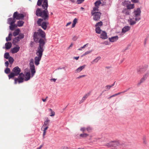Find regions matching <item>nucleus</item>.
<instances>
[{
    "label": "nucleus",
    "mask_w": 149,
    "mask_h": 149,
    "mask_svg": "<svg viewBox=\"0 0 149 149\" xmlns=\"http://www.w3.org/2000/svg\"><path fill=\"white\" fill-rule=\"evenodd\" d=\"M45 33L41 29H39L38 32H35L33 34V38L36 42H38V46L36 50L37 55L34 58L35 63L36 65L39 64V62L41 59L43 52L44 51V45L46 39L45 38Z\"/></svg>",
    "instance_id": "nucleus-1"
},
{
    "label": "nucleus",
    "mask_w": 149,
    "mask_h": 149,
    "mask_svg": "<svg viewBox=\"0 0 149 149\" xmlns=\"http://www.w3.org/2000/svg\"><path fill=\"white\" fill-rule=\"evenodd\" d=\"M38 6H42L44 10H42L40 8H37L36 14L37 16L41 17L44 20H47L49 18V13L47 10L48 7L47 0H38L37 3Z\"/></svg>",
    "instance_id": "nucleus-2"
},
{
    "label": "nucleus",
    "mask_w": 149,
    "mask_h": 149,
    "mask_svg": "<svg viewBox=\"0 0 149 149\" xmlns=\"http://www.w3.org/2000/svg\"><path fill=\"white\" fill-rule=\"evenodd\" d=\"M141 13V11L139 8H138L136 10H134L133 15L134 17L133 18L130 19L129 20L130 25H132L135 24L136 21L140 19Z\"/></svg>",
    "instance_id": "nucleus-3"
},
{
    "label": "nucleus",
    "mask_w": 149,
    "mask_h": 149,
    "mask_svg": "<svg viewBox=\"0 0 149 149\" xmlns=\"http://www.w3.org/2000/svg\"><path fill=\"white\" fill-rule=\"evenodd\" d=\"M34 60L33 58L30 59L29 63L30 68L31 71V75L33 76L36 72L35 66L34 65Z\"/></svg>",
    "instance_id": "nucleus-4"
},
{
    "label": "nucleus",
    "mask_w": 149,
    "mask_h": 149,
    "mask_svg": "<svg viewBox=\"0 0 149 149\" xmlns=\"http://www.w3.org/2000/svg\"><path fill=\"white\" fill-rule=\"evenodd\" d=\"M42 21V19L41 18L39 19L37 21V23L38 25L41 26V27L44 30H46L48 23L47 22H43L41 24V22Z\"/></svg>",
    "instance_id": "nucleus-5"
},
{
    "label": "nucleus",
    "mask_w": 149,
    "mask_h": 149,
    "mask_svg": "<svg viewBox=\"0 0 149 149\" xmlns=\"http://www.w3.org/2000/svg\"><path fill=\"white\" fill-rule=\"evenodd\" d=\"M18 78H15V83L16 84L17 81L19 83L22 82L24 80L25 75L23 73H21L19 74Z\"/></svg>",
    "instance_id": "nucleus-6"
},
{
    "label": "nucleus",
    "mask_w": 149,
    "mask_h": 149,
    "mask_svg": "<svg viewBox=\"0 0 149 149\" xmlns=\"http://www.w3.org/2000/svg\"><path fill=\"white\" fill-rule=\"evenodd\" d=\"M91 13L93 16V19L95 21H98L100 19L101 15V14L100 12H93V11H92Z\"/></svg>",
    "instance_id": "nucleus-7"
},
{
    "label": "nucleus",
    "mask_w": 149,
    "mask_h": 149,
    "mask_svg": "<svg viewBox=\"0 0 149 149\" xmlns=\"http://www.w3.org/2000/svg\"><path fill=\"white\" fill-rule=\"evenodd\" d=\"M148 65H145L142 67L138 68L137 70V72L139 74H141L146 72L148 69Z\"/></svg>",
    "instance_id": "nucleus-8"
},
{
    "label": "nucleus",
    "mask_w": 149,
    "mask_h": 149,
    "mask_svg": "<svg viewBox=\"0 0 149 149\" xmlns=\"http://www.w3.org/2000/svg\"><path fill=\"white\" fill-rule=\"evenodd\" d=\"M24 17L22 14L19 13L17 12H15L13 16V17L15 19H23Z\"/></svg>",
    "instance_id": "nucleus-9"
},
{
    "label": "nucleus",
    "mask_w": 149,
    "mask_h": 149,
    "mask_svg": "<svg viewBox=\"0 0 149 149\" xmlns=\"http://www.w3.org/2000/svg\"><path fill=\"white\" fill-rule=\"evenodd\" d=\"M131 2L129 1H124V5L125 6L126 4H127L126 6L127 8V9H132L134 8V4H130Z\"/></svg>",
    "instance_id": "nucleus-10"
},
{
    "label": "nucleus",
    "mask_w": 149,
    "mask_h": 149,
    "mask_svg": "<svg viewBox=\"0 0 149 149\" xmlns=\"http://www.w3.org/2000/svg\"><path fill=\"white\" fill-rule=\"evenodd\" d=\"M149 75V74L148 72H147L146 74H145L143 76L140 81L138 83L137 85L139 86L141 83L143 82L147 78Z\"/></svg>",
    "instance_id": "nucleus-11"
},
{
    "label": "nucleus",
    "mask_w": 149,
    "mask_h": 149,
    "mask_svg": "<svg viewBox=\"0 0 149 149\" xmlns=\"http://www.w3.org/2000/svg\"><path fill=\"white\" fill-rule=\"evenodd\" d=\"M21 70L18 66H16L12 70V72L14 73L16 76H18L20 73Z\"/></svg>",
    "instance_id": "nucleus-12"
},
{
    "label": "nucleus",
    "mask_w": 149,
    "mask_h": 149,
    "mask_svg": "<svg viewBox=\"0 0 149 149\" xmlns=\"http://www.w3.org/2000/svg\"><path fill=\"white\" fill-rule=\"evenodd\" d=\"M45 119L46 120L44 122V123L42 127L41 130H42V129L44 128V127H46L47 126L48 127L49 125V123H50V120L47 117Z\"/></svg>",
    "instance_id": "nucleus-13"
},
{
    "label": "nucleus",
    "mask_w": 149,
    "mask_h": 149,
    "mask_svg": "<svg viewBox=\"0 0 149 149\" xmlns=\"http://www.w3.org/2000/svg\"><path fill=\"white\" fill-rule=\"evenodd\" d=\"M16 22L15 18L10 17L8 19L7 23L9 24H14Z\"/></svg>",
    "instance_id": "nucleus-14"
},
{
    "label": "nucleus",
    "mask_w": 149,
    "mask_h": 149,
    "mask_svg": "<svg viewBox=\"0 0 149 149\" xmlns=\"http://www.w3.org/2000/svg\"><path fill=\"white\" fill-rule=\"evenodd\" d=\"M118 36H115L112 37L111 38H109V41L111 42H114L118 40Z\"/></svg>",
    "instance_id": "nucleus-15"
},
{
    "label": "nucleus",
    "mask_w": 149,
    "mask_h": 149,
    "mask_svg": "<svg viewBox=\"0 0 149 149\" xmlns=\"http://www.w3.org/2000/svg\"><path fill=\"white\" fill-rule=\"evenodd\" d=\"M86 66V65H84L82 66H80L79 67L75 70V72L77 73L80 72L81 71H82L84 68Z\"/></svg>",
    "instance_id": "nucleus-16"
},
{
    "label": "nucleus",
    "mask_w": 149,
    "mask_h": 149,
    "mask_svg": "<svg viewBox=\"0 0 149 149\" xmlns=\"http://www.w3.org/2000/svg\"><path fill=\"white\" fill-rule=\"evenodd\" d=\"M100 38L103 39H105L107 38L106 33L104 31H102L100 35Z\"/></svg>",
    "instance_id": "nucleus-17"
},
{
    "label": "nucleus",
    "mask_w": 149,
    "mask_h": 149,
    "mask_svg": "<svg viewBox=\"0 0 149 149\" xmlns=\"http://www.w3.org/2000/svg\"><path fill=\"white\" fill-rule=\"evenodd\" d=\"M113 147H116L117 146L119 147L120 142L118 141H112Z\"/></svg>",
    "instance_id": "nucleus-18"
},
{
    "label": "nucleus",
    "mask_w": 149,
    "mask_h": 149,
    "mask_svg": "<svg viewBox=\"0 0 149 149\" xmlns=\"http://www.w3.org/2000/svg\"><path fill=\"white\" fill-rule=\"evenodd\" d=\"M130 28L129 26H125L122 29V33H125L130 29Z\"/></svg>",
    "instance_id": "nucleus-19"
},
{
    "label": "nucleus",
    "mask_w": 149,
    "mask_h": 149,
    "mask_svg": "<svg viewBox=\"0 0 149 149\" xmlns=\"http://www.w3.org/2000/svg\"><path fill=\"white\" fill-rule=\"evenodd\" d=\"M24 36L23 34H20L18 37L15 38V40H16L17 42H18L21 39L24 38Z\"/></svg>",
    "instance_id": "nucleus-20"
},
{
    "label": "nucleus",
    "mask_w": 149,
    "mask_h": 149,
    "mask_svg": "<svg viewBox=\"0 0 149 149\" xmlns=\"http://www.w3.org/2000/svg\"><path fill=\"white\" fill-rule=\"evenodd\" d=\"M90 95V93H89L86 94L82 97L81 100L80 102L79 103L81 104V103L83 102Z\"/></svg>",
    "instance_id": "nucleus-21"
},
{
    "label": "nucleus",
    "mask_w": 149,
    "mask_h": 149,
    "mask_svg": "<svg viewBox=\"0 0 149 149\" xmlns=\"http://www.w3.org/2000/svg\"><path fill=\"white\" fill-rule=\"evenodd\" d=\"M20 47H16L13 48L11 52L12 53L14 54L17 52L19 50Z\"/></svg>",
    "instance_id": "nucleus-22"
},
{
    "label": "nucleus",
    "mask_w": 149,
    "mask_h": 149,
    "mask_svg": "<svg viewBox=\"0 0 149 149\" xmlns=\"http://www.w3.org/2000/svg\"><path fill=\"white\" fill-rule=\"evenodd\" d=\"M5 45L6 49H10L11 47L12 44L11 42H8L5 44Z\"/></svg>",
    "instance_id": "nucleus-23"
},
{
    "label": "nucleus",
    "mask_w": 149,
    "mask_h": 149,
    "mask_svg": "<svg viewBox=\"0 0 149 149\" xmlns=\"http://www.w3.org/2000/svg\"><path fill=\"white\" fill-rule=\"evenodd\" d=\"M30 74L29 72H27L25 74V81H28L29 80L30 78Z\"/></svg>",
    "instance_id": "nucleus-24"
},
{
    "label": "nucleus",
    "mask_w": 149,
    "mask_h": 149,
    "mask_svg": "<svg viewBox=\"0 0 149 149\" xmlns=\"http://www.w3.org/2000/svg\"><path fill=\"white\" fill-rule=\"evenodd\" d=\"M48 128V127L47 126L46 127H44V128L42 129V130L43 131V138H45V136L46 135V130Z\"/></svg>",
    "instance_id": "nucleus-25"
},
{
    "label": "nucleus",
    "mask_w": 149,
    "mask_h": 149,
    "mask_svg": "<svg viewBox=\"0 0 149 149\" xmlns=\"http://www.w3.org/2000/svg\"><path fill=\"white\" fill-rule=\"evenodd\" d=\"M127 147V146L125 143H120V145L119 147L121 148L124 149L126 148Z\"/></svg>",
    "instance_id": "nucleus-26"
},
{
    "label": "nucleus",
    "mask_w": 149,
    "mask_h": 149,
    "mask_svg": "<svg viewBox=\"0 0 149 149\" xmlns=\"http://www.w3.org/2000/svg\"><path fill=\"white\" fill-rule=\"evenodd\" d=\"M19 31L20 30L19 29L15 30L13 33V35L14 36L17 35L19 34Z\"/></svg>",
    "instance_id": "nucleus-27"
},
{
    "label": "nucleus",
    "mask_w": 149,
    "mask_h": 149,
    "mask_svg": "<svg viewBox=\"0 0 149 149\" xmlns=\"http://www.w3.org/2000/svg\"><path fill=\"white\" fill-rule=\"evenodd\" d=\"M122 12L123 14H125L126 15H129L130 13V11L128 10L127 9H124L123 10Z\"/></svg>",
    "instance_id": "nucleus-28"
},
{
    "label": "nucleus",
    "mask_w": 149,
    "mask_h": 149,
    "mask_svg": "<svg viewBox=\"0 0 149 149\" xmlns=\"http://www.w3.org/2000/svg\"><path fill=\"white\" fill-rule=\"evenodd\" d=\"M100 59V57H98L94 60L91 62V63L92 64H93L95 63H97V62Z\"/></svg>",
    "instance_id": "nucleus-29"
},
{
    "label": "nucleus",
    "mask_w": 149,
    "mask_h": 149,
    "mask_svg": "<svg viewBox=\"0 0 149 149\" xmlns=\"http://www.w3.org/2000/svg\"><path fill=\"white\" fill-rule=\"evenodd\" d=\"M24 22L22 21L19 20L17 22V25L18 26H22L23 25Z\"/></svg>",
    "instance_id": "nucleus-30"
},
{
    "label": "nucleus",
    "mask_w": 149,
    "mask_h": 149,
    "mask_svg": "<svg viewBox=\"0 0 149 149\" xmlns=\"http://www.w3.org/2000/svg\"><path fill=\"white\" fill-rule=\"evenodd\" d=\"M15 76H16L15 75L14 73L13 72H12L10 73V74L8 75L9 79H10L12 78H13Z\"/></svg>",
    "instance_id": "nucleus-31"
},
{
    "label": "nucleus",
    "mask_w": 149,
    "mask_h": 149,
    "mask_svg": "<svg viewBox=\"0 0 149 149\" xmlns=\"http://www.w3.org/2000/svg\"><path fill=\"white\" fill-rule=\"evenodd\" d=\"M96 32L98 34H100L101 31V30L100 27L99 26L96 27L95 29Z\"/></svg>",
    "instance_id": "nucleus-32"
},
{
    "label": "nucleus",
    "mask_w": 149,
    "mask_h": 149,
    "mask_svg": "<svg viewBox=\"0 0 149 149\" xmlns=\"http://www.w3.org/2000/svg\"><path fill=\"white\" fill-rule=\"evenodd\" d=\"M77 22V18H75L73 21V23L72 24V28H74Z\"/></svg>",
    "instance_id": "nucleus-33"
},
{
    "label": "nucleus",
    "mask_w": 149,
    "mask_h": 149,
    "mask_svg": "<svg viewBox=\"0 0 149 149\" xmlns=\"http://www.w3.org/2000/svg\"><path fill=\"white\" fill-rule=\"evenodd\" d=\"M12 36V34L11 33L9 34L8 36L6 38V40L7 41H10L11 39V37Z\"/></svg>",
    "instance_id": "nucleus-34"
},
{
    "label": "nucleus",
    "mask_w": 149,
    "mask_h": 149,
    "mask_svg": "<svg viewBox=\"0 0 149 149\" xmlns=\"http://www.w3.org/2000/svg\"><path fill=\"white\" fill-rule=\"evenodd\" d=\"M8 59V61L11 64H12L14 61L13 58L12 57L10 56L9 57Z\"/></svg>",
    "instance_id": "nucleus-35"
},
{
    "label": "nucleus",
    "mask_w": 149,
    "mask_h": 149,
    "mask_svg": "<svg viewBox=\"0 0 149 149\" xmlns=\"http://www.w3.org/2000/svg\"><path fill=\"white\" fill-rule=\"evenodd\" d=\"M88 136V134L86 133H84L82 134H81L80 135V136L81 137L83 138H85Z\"/></svg>",
    "instance_id": "nucleus-36"
},
{
    "label": "nucleus",
    "mask_w": 149,
    "mask_h": 149,
    "mask_svg": "<svg viewBox=\"0 0 149 149\" xmlns=\"http://www.w3.org/2000/svg\"><path fill=\"white\" fill-rule=\"evenodd\" d=\"M105 146H107L108 147H113L112 145V141L108 143H107Z\"/></svg>",
    "instance_id": "nucleus-37"
},
{
    "label": "nucleus",
    "mask_w": 149,
    "mask_h": 149,
    "mask_svg": "<svg viewBox=\"0 0 149 149\" xmlns=\"http://www.w3.org/2000/svg\"><path fill=\"white\" fill-rule=\"evenodd\" d=\"M6 74H8L10 72V70L9 68L7 67L4 70Z\"/></svg>",
    "instance_id": "nucleus-38"
},
{
    "label": "nucleus",
    "mask_w": 149,
    "mask_h": 149,
    "mask_svg": "<svg viewBox=\"0 0 149 149\" xmlns=\"http://www.w3.org/2000/svg\"><path fill=\"white\" fill-rule=\"evenodd\" d=\"M10 25V26H9L10 29L12 31L14 30V28L15 27V25L14 24Z\"/></svg>",
    "instance_id": "nucleus-39"
},
{
    "label": "nucleus",
    "mask_w": 149,
    "mask_h": 149,
    "mask_svg": "<svg viewBox=\"0 0 149 149\" xmlns=\"http://www.w3.org/2000/svg\"><path fill=\"white\" fill-rule=\"evenodd\" d=\"M103 25V23L102 22L100 21L98 23H97L95 25V26L96 27H98L99 26H101Z\"/></svg>",
    "instance_id": "nucleus-40"
},
{
    "label": "nucleus",
    "mask_w": 149,
    "mask_h": 149,
    "mask_svg": "<svg viewBox=\"0 0 149 149\" xmlns=\"http://www.w3.org/2000/svg\"><path fill=\"white\" fill-rule=\"evenodd\" d=\"M10 55L9 53L8 52L5 53L4 55V57L6 59H8Z\"/></svg>",
    "instance_id": "nucleus-41"
},
{
    "label": "nucleus",
    "mask_w": 149,
    "mask_h": 149,
    "mask_svg": "<svg viewBox=\"0 0 149 149\" xmlns=\"http://www.w3.org/2000/svg\"><path fill=\"white\" fill-rule=\"evenodd\" d=\"M92 130H93L92 128L90 126L86 128V130L88 132H91L92 131Z\"/></svg>",
    "instance_id": "nucleus-42"
},
{
    "label": "nucleus",
    "mask_w": 149,
    "mask_h": 149,
    "mask_svg": "<svg viewBox=\"0 0 149 149\" xmlns=\"http://www.w3.org/2000/svg\"><path fill=\"white\" fill-rule=\"evenodd\" d=\"M101 3L100 1H97L95 2V6L98 7L100 4Z\"/></svg>",
    "instance_id": "nucleus-43"
},
{
    "label": "nucleus",
    "mask_w": 149,
    "mask_h": 149,
    "mask_svg": "<svg viewBox=\"0 0 149 149\" xmlns=\"http://www.w3.org/2000/svg\"><path fill=\"white\" fill-rule=\"evenodd\" d=\"M111 88V86L110 85H107L105 86V88L106 89V91H107L109 90Z\"/></svg>",
    "instance_id": "nucleus-44"
},
{
    "label": "nucleus",
    "mask_w": 149,
    "mask_h": 149,
    "mask_svg": "<svg viewBox=\"0 0 149 149\" xmlns=\"http://www.w3.org/2000/svg\"><path fill=\"white\" fill-rule=\"evenodd\" d=\"M96 11H98V7L96 6L93 8V10L92 11H93V12H95Z\"/></svg>",
    "instance_id": "nucleus-45"
},
{
    "label": "nucleus",
    "mask_w": 149,
    "mask_h": 149,
    "mask_svg": "<svg viewBox=\"0 0 149 149\" xmlns=\"http://www.w3.org/2000/svg\"><path fill=\"white\" fill-rule=\"evenodd\" d=\"M88 44V43L84 45L83 47H80V48H79L78 49V50H82V49H83L85 48V47Z\"/></svg>",
    "instance_id": "nucleus-46"
},
{
    "label": "nucleus",
    "mask_w": 149,
    "mask_h": 149,
    "mask_svg": "<svg viewBox=\"0 0 149 149\" xmlns=\"http://www.w3.org/2000/svg\"><path fill=\"white\" fill-rule=\"evenodd\" d=\"M86 130V128L85 127H82L80 129V130L84 133L85 132Z\"/></svg>",
    "instance_id": "nucleus-47"
},
{
    "label": "nucleus",
    "mask_w": 149,
    "mask_h": 149,
    "mask_svg": "<svg viewBox=\"0 0 149 149\" xmlns=\"http://www.w3.org/2000/svg\"><path fill=\"white\" fill-rule=\"evenodd\" d=\"M86 76V75H82L81 76H79L78 77H77V79H79L81 78L82 77H84Z\"/></svg>",
    "instance_id": "nucleus-48"
},
{
    "label": "nucleus",
    "mask_w": 149,
    "mask_h": 149,
    "mask_svg": "<svg viewBox=\"0 0 149 149\" xmlns=\"http://www.w3.org/2000/svg\"><path fill=\"white\" fill-rule=\"evenodd\" d=\"M84 0H78L77 1V2L78 4L81 3Z\"/></svg>",
    "instance_id": "nucleus-49"
},
{
    "label": "nucleus",
    "mask_w": 149,
    "mask_h": 149,
    "mask_svg": "<svg viewBox=\"0 0 149 149\" xmlns=\"http://www.w3.org/2000/svg\"><path fill=\"white\" fill-rule=\"evenodd\" d=\"M91 51H87L84 53V55H86L88 54H90V53H91Z\"/></svg>",
    "instance_id": "nucleus-50"
},
{
    "label": "nucleus",
    "mask_w": 149,
    "mask_h": 149,
    "mask_svg": "<svg viewBox=\"0 0 149 149\" xmlns=\"http://www.w3.org/2000/svg\"><path fill=\"white\" fill-rule=\"evenodd\" d=\"M55 112L53 111H52L51 112V114L50 115V116H54L55 115Z\"/></svg>",
    "instance_id": "nucleus-51"
},
{
    "label": "nucleus",
    "mask_w": 149,
    "mask_h": 149,
    "mask_svg": "<svg viewBox=\"0 0 149 149\" xmlns=\"http://www.w3.org/2000/svg\"><path fill=\"white\" fill-rule=\"evenodd\" d=\"M61 149H70L67 146H63L61 147Z\"/></svg>",
    "instance_id": "nucleus-52"
},
{
    "label": "nucleus",
    "mask_w": 149,
    "mask_h": 149,
    "mask_svg": "<svg viewBox=\"0 0 149 149\" xmlns=\"http://www.w3.org/2000/svg\"><path fill=\"white\" fill-rule=\"evenodd\" d=\"M120 94V93H116V94H114L112 95H111V97H115L117 95H119Z\"/></svg>",
    "instance_id": "nucleus-53"
},
{
    "label": "nucleus",
    "mask_w": 149,
    "mask_h": 149,
    "mask_svg": "<svg viewBox=\"0 0 149 149\" xmlns=\"http://www.w3.org/2000/svg\"><path fill=\"white\" fill-rule=\"evenodd\" d=\"M9 64V63L7 61L5 62V65L7 67H8Z\"/></svg>",
    "instance_id": "nucleus-54"
},
{
    "label": "nucleus",
    "mask_w": 149,
    "mask_h": 149,
    "mask_svg": "<svg viewBox=\"0 0 149 149\" xmlns=\"http://www.w3.org/2000/svg\"><path fill=\"white\" fill-rule=\"evenodd\" d=\"M77 37L76 36H74L72 38V40L73 41H76L77 40Z\"/></svg>",
    "instance_id": "nucleus-55"
},
{
    "label": "nucleus",
    "mask_w": 149,
    "mask_h": 149,
    "mask_svg": "<svg viewBox=\"0 0 149 149\" xmlns=\"http://www.w3.org/2000/svg\"><path fill=\"white\" fill-rule=\"evenodd\" d=\"M132 1L133 3H137L139 1V0H132Z\"/></svg>",
    "instance_id": "nucleus-56"
},
{
    "label": "nucleus",
    "mask_w": 149,
    "mask_h": 149,
    "mask_svg": "<svg viewBox=\"0 0 149 149\" xmlns=\"http://www.w3.org/2000/svg\"><path fill=\"white\" fill-rule=\"evenodd\" d=\"M128 91V89H127L126 90H125L124 91H122V92H119V93H120V94H121V93H125L126 92H127Z\"/></svg>",
    "instance_id": "nucleus-57"
},
{
    "label": "nucleus",
    "mask_w": 149,
    "mask_h": 149,
    "mask_svg": "<svg viewBox=\"0 0 149 149\" xmlns=\"http://www.w3.org/2000/svg\"><path fill=\"white\" fill-rule=\"evenodd\" d=\"M73 45V44L72 43H71L70 45L69 46V47H68V49H69Z\"/></svg>",
    "instance_id": "nucleus-58"
},
{
    "label": "nucleus",
    "mask_w": 149,
    "mask_h": 149,
    "mask_svg": "<svg viewBox=\"0 0 149 149\" xmlns=\"http://www.w3.org/2000/svg\"><path fill=\"white\" fill-rule=\"evenodd\" d=\"M143 143L145 144H146V140L144 138H143Z\"/></svg>",
    "instance_id": "nucleus-59"
},
{
    "label": "nucleus",
    "mask_w": 149,
    "mask_h": 149,
    "mask_svg": "<svg viewBox=\"0 0 149 149\" xmlns=\"http://www.w3.org/2000/svg\"><path fill=\"white\" fill-rule=\"evenodd\" d=\"M71 23V22H68V23H67L66 25V26H67L68 25H70Z\"/></svg>",
    "instance_id": "nucleus-60"
},
{
    "label": "nucleus",
    "mask_w": 149,
    "mask_h": 149,
    "mask_svg": "<svg viewBox=\"0 0 149 149\" xmlns=\"http://www.w3.org/2000/svg\"><path fill=\"white\" fill-rule=\"evenodd\" d=\"M42 146V145H41L39 147L37 148L36 149H40L41 148Z\"/></svg>",
    "instance_id": "nucleus-61"
},
{
    "label": "nucleus",
    "mask_w": 149,
    "mask_h": 149,
    "mask_svg": "<svg viewBox=\"0 0 149 149\" xmlns=\"http://www.w3.org/2000/svg\"><path fill=\"white\" fill-rule=\"evenodd\" d=\"M79 58V56H77V57H74V58L76 60H77Z\"/></svg>",
    "instance_id": "nucleus-62"
},
{
    "label": "nucleus",
    "mask_w": 149,
    "mask_h": 149,
    "mask_svg": "<svg viewBox=\"0 0 149 149\" xmlns=\"http://www.w3.org/2000/svg\"><path fill=\"white\" fill-rule=\"evenodd\" d=\"M147 40V39H146L144 41V45H145L146 44V42Z\"/></svg>",
    "instance_id": "nucleus-63"
},
{
    "label": "nucleus",
    "mask_w": 149,
    "mask_h": 149,
    "mask_svg": "<svg viewBox=\"0 0 149 149\" xmlns=\"http://www.w3.org/2000/svg\"><path fill=\"white\" fill-rule=\"evenodd\" d=\"M115 82V81L114 82L113 84H112L111 85H110L111 86V87H112L113 86H114Z\"/></svg>",
    "instance_id": "nucleus-64"
}]
</instances>
